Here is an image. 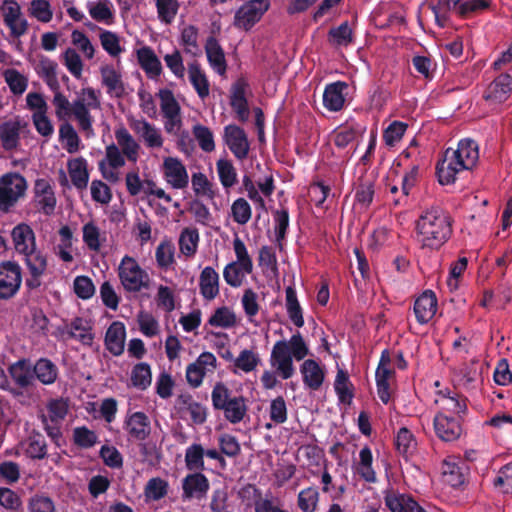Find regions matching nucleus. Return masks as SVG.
I'll list each match as a JSON object with an SVG mask.
<instances>
[{"label": "nucleus", "mask_w": 512, "mask_h": 512, "mask_svg": "<svg viewBox=\"0 0 512 512\" xmlns=\"http://www.w3.org/2000/svg\"><path fill=\"white\" fill-rule=\"evenodd\" d=\"M453 218L439 206L421 211L415 221V241L420 249L439 251L453 235Z\"/></svg>", "instance_id": "obj_1"}, {"label": "nucleus", "mask_w": 512, "mask_h": 512, "mask_svg": "<svg viewBox=\"0 0 512 512\" xmlns=\"http://www.w3.org/2000/svg\"><path fill=\"white\" fill-rule=\"evenodd\" d=\"M479 159V147L470 138L458 142L457 148H447L436 165V175L441 185L455 183L457 175L466 170H472Z\"/></svg>", "instance_id": "obj_2"}, {"label": "nucleus", "mask_w": 512, "mask_h": 512, "mask_svg": "<svg viewBox=\"0 0 512 512\" xmlns=\"http://www.w3.org/2000/svg\"><path fill=\"white\" fill-rule=\"evenodd\" d=\"M99 94L100 92H97L92 87L83 88L81 90V95H86L89 101L85 103L83 98H78L70 103L65 95L61 92H56L52 102L55 106V114L57 118L59 120H63L73 115L78 123L79 129L83 131L87 137L94 135V119L90 113V108H100L101 103Z\"/></svg>", "instance_id": "obj_3"}, {"label": "nucleus", "mask_w": 512, "mask_h": 512, "mask_svg": "<svg viewBox=\"0 0 512 512\" xmlns=\"http://www.w3.org/2000/svg\"><path fill=\"white\" fill-rule=\"evenodd\" d=\"M211 400L214 410L222 411L224 418L231 424L240 423L247 414L246 398L242 395H233L223 382L214 385Z\"/></svg>", "instance_id": "obj_4"}, {"label": "nucleus", "mask_w": 512, "mask_h": 512, "mask_svg": "<svg viewBox=\"0 0 512 512\" xmlns=\"http://www.w3.org/2000/svg\"><path fill=\"white\" fill-rule=\"evenodd\" d=\"M27 181L18 172H8L0 177V211L8 213L23 198L27 190Z\"/></svg>", "instance_id": "obj_5"}, {"label": "nucleus", "mask_w": 512, "mask_h": 512, "mask_svg": "<svg viewBox=\"0 0 512 512\" xmlns=\"http://www.w3.org/2000/svg\"><path fill=\"white\" fill-rule=\"evenodd\" d=\"M118 276L127 292L137 293L142 289L149 288L150 277L148 273L140 267L133 257L128 255H125L120 262Z\"/></svg>", "instance_id": "obj_6"}, {"label": "nucleus", "mask_w": 512, "mask_h": 512, "mask_svg": "<svg viewBox=\"0 0 512 512\" xmlns=\"http://www.w3.org/2000/svg\"><path fill=\"white\" fill-rule=\"evenodd\" d=\"M270 0H249L234 15V26L249 31L270 8Z\"/></svg>", "instance_id": "obj_7"}, {"label": "nucleus", "mask_w": 512, "mask_h": 512, "mask_svg": "<svg viewBox=\"0 0 512 512\" xmlns=\"http://www.w3.org/2000/svg\"><path fill=\"white\" fill-rule=\"evenodd\" d=\"M22 283L21 268L16 262L4 261L0 263V299L13 298Z\"/></svg>", "instance_id": "obj_8"}, {"label": "nucleus", "mask_w": 512, "mask_h": 512, "mask_svg": "<svg viewBox=\"0 0 512 512\" xmlns=\"http://www.w3.org/2000/svg\"><path fill=\"white\" fill-rule=\"evenodd\" d=\"M58 332L68 339H75L85 346H91L94 340L92 322L83 317H75L70 322L65 321L58 327Z\"/></svg>", "instance_id": "obj_9"}, {"label": "nucleus", "mask_w": 512, "mask_h": 512, "mask_svg": "<svg viewBox=\"0 0 512 512\" xmlns=\"http://www.w3.org/2000/svg\"><path fill=\"white\" fill-rule=\"evenodd\" d=\"M223 139L237 159L243 160L247 158L250 144L243 128L235 124L225 126Z\"/></svg>", "instance_id": "obj_10"}, {"label": "nucleus", "mask_w": 512, "mask_h": 512, "mask_svg": "<svg viewBox=\"0 0 512 512\" xmlns=\"http://www.w3.org/2000/svg\"><path fill=\"white\" fill-rule=\"evenodd\" d=\"M270 363L275 367L279 375L287 380L295 373L293 358L291 356L289 344L285 340L277 341L272 349Z\"/></svg>", "instance_id": "obj_11"}, {"label": "nucleus", "mask_w": 512, "mask_h": 512, "mask_svg": "<svg viewBox=\"0 0 512 512\" xmlns=\"http://www.w3.org/2000/svg\"><path fill=\"white\" fill-rule=\"evenodd\" d=\"M162 167L164 179L173 189H185L188 187L189 175L180 159L166 157Z\"/></svg>", "instance_id": "obj_12"}, {"label": "nucleus", "mask_w": 512, "mask_h": 512, "mask_svg": "<svg viewBox=\"0 0 512 512\" xmlns=\"http://www.w3.org/2000/svg\"><path fill=\"white\" fill-rule=\"evenodd\" d=\"M30 277L26 279L29 289H36L41 285V277L47 269V257L35 248L23 254Z\"/></svg>", "instance_id": "obj_13"}, {"label": "nucleus", "mask_w": 512, "mask_h": 512, "mask_svg": "<svg viewBox=\"0 0 512 512\" xmlns=\"http://www.w3.org/2000/svg\"><path fill=\"white\" fill-rule=\"evenodd\" d=\"M4 23L10 29L13 37H20L27 32L28 22L21 18V8L14 0H5L1 6Z\"/></svg>", "instance_id": "obj_14"}, {"label": "nucleus", "mask_w": 512, "mask_h": 512, "mask_svg": "<svg viewBox=\"0 0 512 512\" xmlns=\"http://www.w3.org/2000/svg\"><path fill=\"white\" fill-rule=\"evenodd\" d=\"M249 87L244 77L238 78L231 86L230 105L241 122H246L249 118V107L246 98V90Z\"/></svg>", "instance_id": "obj_15"}, {"label": "nucleus", "mask_w": 512, "mask_h": 512, "mask_svg": "<svg viewBox=\"0 0 512 512\" xmlns=\"http://www.w3.org/2000/svg\"><path fill=\"white\" fill-rule=\"evenodd\" d=\"M433 425L436 435L445 442L457 440L462 433L459 418L447 416L442 412L435 415Z\"/></svg>", "instance_id": "obj_16"}, {"label": "nucleus", "mask_w": 512, "mask_h": 512, "mask_svg": "<svg viewBox=\"0 0 512 512\" xmlns=\"http://www.w3.org/2000/svg\"><path fill=\"white\" fill-rule=\"evenodd\" d=\"M437 297L432 290L424 291L414 302V314L419 324H427L437 311Z\"/></svg>", "instance_id": "obj_17"}, {"label": "nucleus", "mask_w": 512, "mask_h": 512, "mask_svg": "<svg viewBox=\"0 0 512 512\" xmlns=\"http://www.w3.org/2000/svg\"><path fill=\"white\" fill-rule=\"evenodd\" d=\"M210 488L208 478L201 472L188 474L182 480L183 499L203 498Z\"/></svg>", "instance_id": "obj_18"}, {"label": "nucleus", "mask_w": 512, "mask_h": 512, "mask_svg": "<svg viewBox=\"0 0 512 512\" xmlns=\"http://www.w3.org/2000/svg\"><path fill=\"white\" fill-rule=\"evenodd\" d=\"M124 429L132 439L144 441L151 433V423L144 412L138 411L126 418Z\"/></svg>", "instance_id": "obj_19"}, {"label": "nucleus", "mask_w": 512, "mask_h": 512, "mask_svg": "<svg viewBox=\"0 0 512 512\" xmlns=\"http://www.w3.org/2000/svg\"><path fill=\"white\" fill-rule=\"evenodd\" d=\"M34 194L38 205L45 215L53 214L56 207V197L48 179L39 178L34 183Z\"/></svg>", "instance_id": "obj_20"}, {"label": "nucleus", "mask_w": 512, "mask_h": 512, "mask_svg": "<svg viewBox=\"0 0 512 512\" xmlns=\"http://www.w3.org/2000/svg\"><path fill=\"white\" fill-rule=\"evenodd\" d=\"M511 92L512 77L507 73H502L489 84L484 93V99L502 103L508 99Z\"/></svg>", "instance_id": "obj_21"}, {"label": "nucleus", "mask_w": 512, "mask_h": 512, "mask_svg": "<svg viewBox=\"0 0 512 512\" xmlns=\"http://www.w3.org/2000/svg\"><path fill=\"white\" fill-rule=\"evenodd\" d=\"M348 89V84L343 81H336L327 84L323 93V105L328 111H340L345 103L344 91Z\"/></svg>", "instance_id": "obj_22"}, {"label": "nucleus", "mask_w": 512, "mask_h": 512, "mask_svg": "<svg viewBox=\"0 0 512 512\" xmlns=\"http://www.w3.org/2000/svg\"><path fill=\"white\" fill-rule=\"evenodd\" d=\"M14 383L21 389H27L34 385V373L29 359L21 358L8 368Z\"/></svg>", "instance_id": "obj_23"}, {"label": "nucleus", "mask_w": 512, "mask_h": 512, "mask_svg": "<svg viewBox=\"0 0 512 512\" xmlns=\"http://www.w3.org/2000/svg\"><path fill=\"white\" fill-rule=\"evenodd\" d=\"M300 372L303 383L308 389L317 391L321 388L325 379V372L317 361L313 359L304 360L300 366Z\"/></svg>", "instance_id": "obj_24"}, {"label": "nucleus", "mask_w": 512, "mask_h": 512, "mask_svg": "<svg viewBox=\"0 0 512 512\" xmlns=\"http://www.w3.org/2000/svg\"><path fill=\"white\" fill-rule=\"evenodd\" d=\"M137 60L148 78L157 79L160 77L163 70L162 64L151 47L143 46L139 48L137 50Z\"/></svg>", "instance_id": "obj_25"}, {"label": "nucleus", "mask_w": 512, "mask_h": 512, "mask_svg": "<svg viewBox=\"0 0 512 512\" xmlns=\"http://www.w3.org/2000/svg\"><path fill=\"white\" fill-rule=\"evenodd\" d=\"M125 337V325L120 321L112 322L105 335L106 349L114 356L121 355L124 351Z\"/></svg>", "instance_id": "obj_26"}, {"label": "nucleus", "mask_w": 512, "mask_h": 512, "mask_svg": "<svg viewBox=\"0 0 512 512\" xmlns=\"http://www.w3.org/2000/svg\"><path fill=\"white\" fill-rule=\"evenodd\" d=\"M205 52L212 69L221 76L225 75L227 70L225 53L215 37L209 36L207 38Z\"/></svg>", "instance_id": "obj_27"}, {"label": "nucleus", "mask_w": 512, "mask_h": 512, "mask_svg": "<svg viewBox=\"0 0 512 512\" xmlns=\"http://www.w3.org/2000/svg\"><path fill=\"white\" fill-rule=\"evenodd\" d=\"M219 274L213 267L206 266L199 276V289L202 297L208 301L219 295Z\"/></svg>", "instance_id": "obj_28"}, {"label": "nucleus", "mask_w": 512, "mask_h": 512, "mask_svg": "<svg viewBox=\"0 0 512 512\" xmlns=\"http://www.w3.org/2000/svg\"><path fill=\"white\" fill-rule=\"evenodd\" d=\"M101 83L107 88L110 96L123 97L125 93L124 83L121 74L112 65H105L100 68Z\"/></svg>", "instance_id": "obj_29"}, {"label": "nucleus", "mask_w": 512, "mask_h": 512, "mask_svg": "<svg viewBox=\"0 0 512 512\" xmlns=\"http://www.w3.org/2000/svg\"><path fill=\"white\" fill-rule=\"evenodd\" d=\"M465 470L466 467L461 461L451 457L445 459L442 463L444 482L454 488L461 486L465 482Z\"/></svg>", "instance_id": "obj_30"}, {"label": "nucleus", "mask_w": 512, "mask_h": 512, "mask_svg": "<svg viewBox=\"0 0 512 512\" xmlns=\"http://www.w3.org/2000/svg\"><path fill=\"white\" fill-rule=\"evenodd\" d=\"M15 249L20 254H24L35 248V234L32 228L21 223L15 226L11 233Z\"/></svg>", "instance_id": "obj_31"}, {"label": "nucleus", "mask_w": 512, "mask_h": 512, "mask_svg": "<svg viewBox=\"0 0 512 512\" xmlns=\"http://www.w3.org/2000/svg\"><path fill=\"white\" fill-rule=\"evenodd\" d=\"M68 173L73 186L78 190L87 188L89 181L88 163L83 157L68 161Z\"/></svg>", "instance_id": "obj_32"}, {"label": "nucleus", "mask_w": 512, "mask_h": 512, "mask_svg": "<svg viewBox=\"0 0 512 512\" xmlns=\"http://www.w3.org/2000/svg\"><path fill=\"white\" fill-rule=\"evenodd\" d=\"M20 131L19 120H9L0 124V142L5 151H12L18 147Z\"/></svg>", "instance_id": "obj_33"}, {"label": "nucleus", "mask_w": 512, "mask_h": 512, "mask_svg": "<svg viewBox=\"0 0 512 512\" xmlns=\"http://www.w3.org/2000/svg\"><path fill=\"white\" fill-rule=\"evenodd\" d=\"M34 381L37 379L43 385H51L57 380L59 370L48 358H40L32 364Z\"/></svg>", "instance_id": "obj_34"}, {"label": "nucleus", "mask_w": 512, "mask_h": 512, "mask_svg": "<svg viewBox=\"0 0 512 512\" xmlns=\"http://www.w3.org/2000/svg\"><path fill=\"white\" fill-rule=\"evenodd\" d=\"M385 505L391 512H412L416 501L408 494H400L393 490L384 492Z\"/></svg>", "instance_id": "obj_35"}, {"label": "nucleus", "mask_w": 512, "mask_h": 512, "mask_svg": "<svg viewBox=\"0 0 512 512\" xmlns=\"http://www.w3.org/2000/svg\"><path fill=\"white\" fill-rule=\"evenodd\" d=\"M189 81L195 89L198 96L204 100L209 96L210 84L205 72L201 69L200 64L194 61L188 65Z\"/></svg>", "instance_id": "obj_36"}, {"label": "nucleus", "mask_w": 512, "mask_h": 512, "mask_svg": "<svg viewBox=\"0 0 512 512\" xmlns=\"http://www.w3.org/2000/svg\"><path fill=\"white\" fill-rule=\"evenodd\" d=\"M334 389L338 400L342 404L350 405L354 398L353 384L349 380L348 373L343 369H338Z\"/></svg>", "instance_id": "obj_37"}, {"label": "nucleus", "mask_w": 512, "mask_h": 512, "mask_svg": "<svg viewBox=\"0 0 512 512\" xmlns=\"http://www.w3.org/2000/svg\"><path fill=\"white\" fill-rule=\"evenodd\" d=\"M115 138L122 149V153L129 161L136 162L138 158L139 144L134 140L125 127L115 130Z\"/></svg>", "instance_id": "obj_38"}, {"label": "nucleus", "mask_w": 512, "mask_h": 512, "mask_svg": "<svg viewBox=\"0 0 512 512\" xmlns=\"http://www.w3.org/2000/svg\"><path fill=\"white\" fill-rule=\"evenodd\" d=\"M205 449L199 443H193L185 451V465L190 471L201 472L205 469Z\"/></svg>", "instance_id": "obj_39"}, {"label": "nucleus", "mask_w": 512, "mask_h": 512, "mask_svg": "<svg viewBox=\"0 0 512 512\" xmlns=\"http://www.w3.org/2000/svg\"><path fill=\"white\" fill-rule=\"evenodd\" d=\"M395 445L399 454L408 459L413 455L417 443L412 432L408 428L402 427L396 435Z\"/></svg>", "instance_id": "obj_40"}, {"label": "nucleus", "mask_w": 512, "mask_h": 512, "mask_svg": "<svg viewBox=\"0 0 512 512\" xmlns=\"http://www.w3.org/2000/svg\"><path fill=\"white\" fill-rule=\"evenodd\" d=\"M359 466L357 468L358 474L368 483H375L376 472L372 467L373 455L372 451L368 446L363 447L359 452Z\"/></svg>", "instance_id": "obj_41"}, {"label": "nucleus", "mask_w": 512, "mask_h": 512, "mask_svg": "<svg viewBox=\"0 0 512 512\" xmlns=\"http://www.w3.org/2000/svg\"><path fill=\"white\" fill-rule=\"evenodd\" d=\"M199 232L196 228H184L179 237V248L181 253L187 257L193 256L198 247Z\"/></svg>", "instance_id": "obj_42"}, {"label": "nucleus", "mask_w": 512, "mask_h": 512, "mask_svg": "<svg viewBox=\"0 0 512 512\" xmlns=\"http://www.w3.org/2000/svg\"><path fill=\"white\" fill-rule=\"evenodd\" d=\"M236 315L227 306L217 308L208 320V324L213 327L224 329L232 328L236 325Z\"/></svg>", "instance_id": "obj_43"}, {"label": "nucleus", "mask_w": 512, "mask_h": 512, "mask_svg": "<svg viewBox=\"0 0 512 512\" xmlns=\"http://www.w3.org/2000/svg\"><path fill=\"white\" fill-rule=\"evenodd\" d=\"M130 379L133 387L140 390L147 389L152 381L150 365L145 362L136 364L132 369Z\"/></svg>", "instance_id": "obj_44"}, {"label": "nucleus", "mask_w": 512, "mask_h": 512, "mask_svg": "<svg viewBox=\"0 0 512 512\" xmlns=\"http://www.w3.org/2000/svg\"><path fill=\"white\" fill-rule=\"evenodd\" d=\"M216 168L220 183L224 188H231L237 183V172L230 160L219 159L216 162Z\"/></svg>", "instance_id": "obj_45"}, {"label": "nucleus", "mask_w": 512, "mask_h": 512, "mask_svg": "<svg viewBox=\"0 0 512 512\" xmlns=\"http://www.w3.org/2000/svg\"><path fill=\"white\" fill-rule=\"evenodd\" d=\"M111 7L109 0H98L96 3H89L88 10L95 21L110 24L114 17Z\"/></svg>", "instance_id": "obj_46"}, {"label": "nucleus", "mask_w": 512, "mask_h": 512, "mask_svg": "<svg viewBox=\"0 0 512 512\" xmlns=\"http://www.w3.org/2000/svg\"><path fill=\"white\" fill-rule=\"evenodd\" d=\"M160 107L165 118H175L180 115V106L176 101L174 94L169 89L159 91Z\"/></svg>", "instance_id": "obj_47"}, {"label": "nucleus", "mask_w": 512, "mask_h": 512, "mask_svg": "<svg viewBox=\"0 0 512 512\" xmlns=\"http://www.w3.org/2000/svg\"><path fill=\"white\" fill-rule=\"evenodd\" d=\"M73 443L81 449H89L98 443V436L95 431L86 426H79L73 429Z\"/></svg>", "instance_id": "obj_48"}, {"label": "nucleus", "mask_w": 512, "mask_h": 512, "mask_svg": "<svg viewBox=\"0 0 512 512\" xmlns=\"http://www.w3.org/2000/svg\"><path fill=\"white\" fill-rule=\"evenodd\" d=\"M192 133L199 147L204 152L209 153L215 150L214 135L209 127L202 124H195L192 128Z\"/></svg>", "instance_id": "obj_49"}, {"label": "nucleus", "mask_w": 512, "mask_h": 512, "mask_svg": "<svg viewBox=\"0 0 512 512\" xmlns=\"http://www.w3.org/2000/svg\"><path fill=\"white\" fill-rule=\"evenodd\" d=\"M158 18L165 24H171L180 7L178 0H156Z\"/></svg>", "instance_id": "obj_50"}, {"label": "nucleus", "mask_w": 512, "mask_h": 512, "mask_svg": "<svg viewBox=\"0 0 512 512\" xmlns=\"http://www.w3.org/2000/svg\"><path fill=\"white\" fill-rule=\"evenodd\" d=\"M27 455L31 459H44L47 456V443L44 436L34 433L28 438Z\"/></svg>", "instance_id": "obj_51"}, {"label": "nucleus", "mask_w": 512, "mask_h": 512, "mask_svg": "<svg viewBox=\"0 0 512 512\" xmlns=\"http://www.w3.org/2000/svg\"><path fill=\"white\" fill-rule=\"evenodd\" d=\"M59 140L66 141L65 148L68 153H75L79 150L80 138L69 122L60 125Z\"/></svg>", "instance_id": "obj_52"}, {"label": "nucleus", "mask_w": 512, "mask_h": 512, "mask_svg": "<svg viewBox=\"0 0 512 512\" xmlns=\"http://www.w3.org/2000/svg\"><path fill=\"white\" fill-rule=\"evenodd\" d=\"M231 215L239 225L247 224L252 216V208L245 198H237L231 205Z\"/></svg>", "instance_id": "obj_53"}, {"label": "nucleus", "mask_w": 512, "mask_h": 512, "mask_svg": "<svg viewBox=\"0 0 512 512\" xmlns=\"http://www.w3.org/2000/svg\"><path fill=\"white\" fill-rule=\"evenodd\" d=\"M199 30L194 25H188L181 31L180 43L185 47V52L197 55L199 52L198 45Z\"/></svg>", "instance_id": "obj_54"}, {"label": "nucleus", "mask_w": 512, "mask_h": 512, "mask_svg": "<svg viewBox=\"0 0 512 512\" xmlns=\"http://www.w3.org/2000/svg\"><path fill=\"white\" fill-rule=\"evenodd\" d=\"M319 500V492L316 487H308L298 494V507L303 512H315Z\"/></svg>", "instance_id": "obj_55"}, {"label": "nucleus", "mask_w": 512, "mask_h": 512, "mask_svg": "<svg viewBox=\"0 0 512 512\" xmlns=\"http://www.w3.org/2000/svg\"><path fill=\"white\" fill-rule=\"evenodd\" d=\"M248 273L236 262L228 263L223 270L225 282L234 288L240 287Z\"/></svg>", "instance_id": "obj_56"}, {"label": "nucleus", "mask_w": 512, "mask_h": 512, "mask_svg": "<svg viewBox=\"0 0 512 512\" xmlns=\"http://www.w3.org/2000/svg\"><path fill=\"white\" fill-rule=\"evenodd\" d=\"M68 402L63 398L52 399L47 403V418L53 423L63 421L68 413Z\"/></svg>", "instance_id": "obj_57"}, {"label": "nucleus", "mask_w": 512, "mask_h": 512, "mask_svg": "<svg viewBox=\"0 0 512 512\" xmlns=\"http://www.w3.org/2000/svg\"><path fill=\"white\" fill-rule=\"evenodd\" d=\"M233 249L237 259L235 262L242 266L245 272L252 273L253 261L248 254L245 243L238 236L233 240Z\"/></svg>", "instance_id": "obj_58"}, {"label": "nucleus", "mask_w": 512, "mask_h": 512, "mask_svg": "<svg viewBox=\"0 0 512 512\" xmlns=\"http://www.w3.org/2000/svg\"><path fill=\"white\" fill-rule=\"evenodd\" d=\"M260 363L258 354L252 350L244 349L239 356L234 359V365L245 373L252 372Z\"/></svg>", "instance_id": "obj_59"}, {"label": "nucleus", "mask_w": 512, "mask_h": 512, "mask_svg": "<svg viewBox=\"0 0 512 512\" xmlns=\"http://www.w3.org/2000/svg\"><path fill=\"white\" fill-rule=\"evenodd\" d=\"M4 78L10 91L14 95H21L27 88V79L15 69H8L4 73Z\"/></svg>", "instance_id": "obj_60"}, {"label": "nucleus", "mask_w": 512, "mask_h": 512, "mask_svg": "<svg viewBox=\"0 0 512 512\" xmlns=\"http://www.w3.org/2000/svg\"><path fill=\"white\" fill-rule=\"evenodd\" d=\"M0 505L10 511L20 512L22 501L20 496L10 488L0 487Z\"/></svg>", "instance_id": "obj_61"}, {"label": "nucleus", "mask_w": 512, "mask_h": 512, "mask_svg": "<svg viewBox=\"0 0 512 512\" xmlns=\"http://www.w3.org/2000/svg\"><path fill=\"white\" fill-rule=\"evenodd\" d=\"M99 39L103 49L109 55L116 57L122 52L119 37L116 33L108 30H103L99 35Z\"/></svg>", "instance_id": "obj_62"}, {"label": "nucleus", "mask_w": 512, "mask_h": 512, "mask_svg": "<svg viewBox=\"0 0 512 512\" xmlns=\"http://www.w3.org/2000/svg\"><path fill=\"white\" fill-rule=\"evenodd\" d=\"M104 464L113 469H119L123 466V457L119 450L114 446L103 445L99 452Z\"/></svg>", "instance_id": "obj_63"}, {"label": "nucleus", "mask_w": 512, "mask_h": 512, "mask_svg": "<svg viewBox=\"0 0 512 512\" xmlns=\"http://www.w3.org/2000/svg\"><path fill=\"white\" fill-rule=\"evenodd\" d=\"M28 510L29 512H55V504L50 497L36 494L30 498Z\"/></svg>", "instance_id": "obj_64"}]
</instances>
